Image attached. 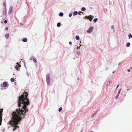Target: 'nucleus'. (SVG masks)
I'll use <instances>...</instances> for the list:
<instances>
[{
  "label": "nucleus",
  "instance_id": "nucleus-1",
  "mask_svg": "<svg viewBox=\"0 0 132 132\" xmlns=\"http://www.w3.org/2000/svg\"><path fill=\"white\" fill-rule=\"evenodd\" d=\"M28 95L27 92H24L19 98L18 107H21V105H22V108L24 110L20 108L17 109L12 114L11 120L9 123V125L13 127V131L15 130L16 128H19V127L17 125L20 124V121L21 120L22 117L21 115L24 114L26 112L28 111V109H26L27 106L29 104V101L27 97Z\"/></svg>",
  "mask_w": 132,
  "mask_h": 132
},
{
  "label": "nucleus",
  "instance_id": "nucleus-2",
  "mask_svg": "<svg viewBox=\"0 0 132 132\" xmlns=\"http://www.w3.org/2000/svg\"><path fill=\"white\" fill-rule=\"evenodd\" d=\"M50 74H48L46 75V79L47 84L48 85L50 84Z\"/></svg>",
  "mask_w": 132,
  "mask_h": 132
},
{
  "label": "nucleus",
  "instance_id": "nucleus-3",
  "mask_svg": "<svg viewBox=\"0 0 132 132\" xmlns=\"http://www.w3.org/2000/svg\"><path fill=\"white\" fill-rule=\"evenodd\" d=\"M93 27H90L87 30V32L88 33L91 32L93 30Z\"/></svg>",
  "mask_w": 132,
  "mask_h": 132
},
{
  "label": "nucleus",
  "instance_id": "nucleus-4",
  "mask_svg": "<svg viewBox=\"0 0 132 132\" xmlns=\"http://www.w3.org/2000/svg\"><path fill=\"white\" fill-rule=\"evenodd\" d=\"M85 17L87 19H89L90 21H91L93 19L92 16L91 15L89 16H86Z\"/></svg>",
  "mask_w": 132,
  "mask_h": 132
},
{
  "label": "nucleus",
  "instance_id": "nucleus-5",
  "mask_svg": "<svg viewBox=\"0 0 132 132\" xmlns=\"http://www.w3.org/2000/svg\"><path fill=\"white\" fill-rule=\"evenodd\" d=\"M13 11V7L12 6H11L9 9V12L8 14H11V12Z\"/></svg>",
  "mask_w": 132,
  "mask_h": 132
},
{
  "label": "nucleus",
  "instance_id": "nucleus-6",
  "mask_svg": "<svg viewBox=\"0 0 132 132\" xmlns=\"http://www.w3.org/2000/svg\"><path fill=\"white\" fill-rule=\"evenodd\" d=\"M16 64H17V65L15 66V68L16 70H19V68L21 67L20 65H19V63H16Z\"/></svg>",
  "mask_w": 132,
  "mask_h": 132
},
{
  "label": "nucleus",
  "instance_id": "nucleus-7",
  "mask_svg": "<svg viewBox=\"0 0 132 132\" xmlns=\"http://www.w3.org/2000/svg\"><path fill=\"white\" fill-rule=\"evenodd\" d=\"M6 8H4L3 11V14L4 15L6 14Z\"/></svg>",
  "mask_w": 132,
  "mask_h": 132
},
{
  "label": "nucleus",
  "instance_id": "nucleus-8",
  "mask_svg": "<svg viewBox=\"0 0 132 132\" xmlns=\"http://www.w3.org/2000/svg\"><path fill=\"white\" fill-rule=\"evenodd\" d=\"M3 85L4 87H6L7 86V84L6 82H4L3 84Z\"/></svg>",
  "mask_w": 132,
  "mask_h": 132
},
{
  "label": "nucleus",
  "instance_id": "nucleus-9",
  "mask_svg": "<svg viewBox=\"0 0 132 132\" xmlns=\"http://www.w3.org/2000/svg\"><path fill=\"white\" fill-rule=\"evenodd\" d=\"M9 34L8 33H7V34H6L5 35V37L7 39H8L9 38Z\"/></svg>",
  "mask_w": 132,
  "mask_h": 132
},
{
  "label": "nucleus",
  "instance_id": "nucleus-10",
  "mask_svg": "<svg viewBox=\"0 0 132 132\" xmlns=\"http://www.w3.org/2000/svg\"><path fill=\"white\" fill-rule=\"evenodd\" d=\"M22 41L24 42H26L27 41V39L26 38H24L23 39Z\"/></svg>",
  "mask_w": 132,
  "mask_h": 132
},
{
  "label": "nucleus",
  "instance_id": "nucleus-11",
  "mask_svg": "<svg viewBox=\"0 0 132 132\" xmlns=\"http://www.w3.org/2000/svg\"><path fill=\"white\" fill-rule=\"evenodd\" d=\"M33 60L34 62L35 63H36L37 62V59L35 57H34V58H33Z\"/></svg>",
  "mask_w": 132,
  "mask_h": 132
},
{
  "label": "nucleus",
  "instance_id": "nucleus-12",
  "mask_svg": "<svg viewBox=\"0 0 132 132\" xmlns=\"http://www.w3.org/2000/svg\"><path fill=\"white\" fill-rule=\"evenodd\" d=\"M128 36L129 37V39L130 37L132 38V35L130 34H129L128 35Z\"/></svg>",
  "mask_w": 132,
  "mask_h": 132
},
{
  "label": "nucleus",
  "instance_id": "nucleus-13",
  "mask_svg": "<svg viewBox=\"0 0 132 132\" xmlns=\"http://www.w3.org/2000/svg\"><path fill=\"white\" fill-rule=\"evenodd\" d=\"M76 40H78L79 39V37L78 36H76Z\"/></svg>",
  "mask_w": 132,
  "mask_h": 132
},
{
  "label": "nucleus",
  "instance_id": "nucleus-14",
  "mask_svg": "<svg viewBox=\"0 0 132 132\" xmlns=\"http://www.w3.org/2000/svg\"><path fill=\"white\" fill-rule=\"evenodd\" d=\"M130 44L129 43H127V44L126 45V46L127 47H129L130 46Z\"/></svg>",
  "mask_w": 132,
  "mask_h": 132
},
{
  "label": "nucleus",
  "instance_id": "nucleus-15",
  "mask_svg": "<svg viewBox=\"0 0 132 132\" xmlns=\"http://www.w3.org/2000/svg\"><path fill=\"white\" fill-rule=\"evenodd\" d=\"M60 25L61 24L60 23H58L57 24V26L58 27H60Z\"/></svg>",
  "mask_w": 132,
  "mask_h": 132
},
{
  "label": "nucleus",
  "instance_id": "nucleus-16",
  "mask_svg": "<svg viewBox=\"0 0 132 132\" xmlns=\"http://www.w3.org/2000/svg\"><path fill=\"white\" fill-rule=\"evenodd\" d=\"M78 14V12L77 11H75L73 13L74 15H76Z\"/></svg>",
  "mask_w": 132,
  "mask_h": 132
},
{
  "label": "nucleus",
  "instance_id": "nucleus-17",
  "mask_svg": "<svg viewBox=\"0 0 132 132\" xmlns=\"http://www.w3.org/2000/svg\"><path fill=\"white\" fill-rule=\"evenodd\" d=\"M3 6L4 7V8H6V4L4 2L3 3Z\"/></svg>",
  "mask_w": 132,
  "mask_h": 132
},
{
  "label": "nucleus",
  "instance_id": "nucleus-18",
  "mask_svg": "<svg viewBox=\"0 0 132 132\" xmlns=\"http://www.w3.org/2000/svg\"><path fill=\"white\" fill-rule=\"evenodd\" d=\"M63 15V13L62 12H60L59 14V15L60 16H62Z\"/></svg>",
  "mask_w": 132,
  "mask_h": 132
},
{
  "label": "nucleus",
  "instance_id": "nucleus-19",
  "mask_svg": "<svg viewBox=\"0 0 132 132\" xmlns=\"http://www.w3.org/2000/svg\"><path fill=\"white\" fill-rule=\"evenodd\" d=\"M97 20L98 19L97 18H95L93 20L94 22H96L97 21Z\"/></svg>",
  "mask_w": 132,
  "mask_h": 132
},
{
  "label": "nucleus",
  "instance_id": "nucleus-20",
  "mask_svg": "<svg viewBox=\"0 0 132 132\" xmlns=\"http://www.w3.org/2000/svg\"><path fill=\"white\" fill-rule=\"evenodd\" d=\"M14 79L13 78H11V81L12 82H13L14 81Z\"/></svg>",
  "mask_w": 132,
  "mask_h": 132
},
{
  "label": "nucleus",
  "instance_id": "nucleus-21",
  "mask_svg": "<svg viewBox=\"0 0 132 132\" xmlns=\"http://www.w3.org/2000/svg\"><path fill=\"white\" fill-rule=\"evenodd\" d=\"M86 10V9L84 7H83L81 9V10L83 11H84Z\"/></svg>",
  "mask_w": 132,
  "mask_h": 132
},
{
  "label": "nucleus",
  "instance_id": "nucleus-22",
  "mask_svg": "<svg viewBox=\"0 0 132 132\" xmlns=\"http://www.w3.org/2000/svg\"><path fill=\"white\" fill-rule=\"evenodd\" d=\"M62 109V108L61 107V108H60L59 109L58 111L59 112H60L61 111Z\"/></svg>",
  "mask_w": 132,
  "mask_h": 132
},
{
  "label": "nucleus",
  "instance_id": "nucleus-23",
  "mask_svg": "<svg viewBox=\"0 0 132 132\" xmlns=\"http://www.w3.org/2000/svg\"><path fill=\"white\" fill-rule=\"evenodd\" d=\"M34 56H31L30 58V60H32V59H33V58H34Z\"/></svg>",
  "mask_w": 132,
  "mask_h": 132
},
{
  "label": "nucleus",
  "instance_id": "nucleus-24",
  "mask_svg": "<svg viewBox=\"0 0 132 132\" xmlns=\"http://www.w3.org/2000/svg\"><path fill=\"white\" fill-rule=\"evenodd\" d=\"M72 13H69V16H70V17L71 16H72Z\"/></svg>",
  "mask_w": 132,
  "mask_h": 132
},
{
  "label": "nucleus",
  "instance_id": "nucleus-25",
  "mask_svg": "<svg viewBox=\"0 0 132 132\" xmlns=\"http://www.w3.org/2000/svg\"><path fill=\"white\" fill-rule=\"evenodd\" d=\"M119 94H118V95L116 96V98L117 100V99L118 98V97H119Z\"/></svg>",
  "mask_w": 132,
  "mask_h": 132
},
{
  "label": "nucleus",
  "instance_id": "nucleus-26",
  "mask_svg": "<svg viewBox=\"0 0 132 132\" xmlns=\"http://www.w3.org/2000/svg\"><path fill=\"white\" fill-rule=\"evenodd\" d=\"M77 53L78 55H79L80 54V52L79 51H77Z\"/></svg>",
  "mask_w": 132,
  "mask_h": 132
},
{
  "label": "nucleus",
  "instance_id": "nucleus-27",
  "mask_svg": "<svg viewBox=\"0 0 132 132\" xmlns=\"http://www.w3.org/2000/svg\"><path fill=\"white\" fill-rule=\"evenodd\" d=\"M111 28L112 29H114V27L113 25H112L111 27Z\"/></svg>",
  "mask_w": 132,
  "mask_h": 132
},
{
  "label": "nucleus",
  "instance_id": "nucleus-28",
  "mask_svg": "<svg viewBox=\"0 0 132 132\" xmlns=\"http://www.w3.org/2000/svg\"><path fill=\"white\" fill-rule=\"evenodd\" d=\"M7 21L6 20H5L4 21V23L5 24H6L7 23Z\"/></svg>",
  "mask_w": 132,
  "mask_h": 132
},
{
  "label": "nucleus",
  "instance_id": "nucleus-29",
  "mask_svg": "<svg viewBox=\"0 0 132 132\" xmlns=\"http://www.w3.org/2000/svg\"><path fill=\"white\" fill-rule=\"evenodd\" d=\"M96 113H94L91 116V117H93L94 116V115L96 114Z\"/></svg>",
  "mask_w": 132,
  "mask_h": 132
},
{
  "label": "nucleus",
  "instance_id": "nucleus-30",
  "mask_svg": "<svg viewBox=\"0 0 132 132\" xmlns=\"http://www.w3.org/2000/svg\"><path fill=\"white\" fill-rule=\"evenodd\" d=\"M120 91H121V89H120L119 90V92H118V94H119L120 93Z\"/></svg>",
  "mask_w": 132,
  "mask_h": 132
},
{
  "label": "nucleus",
  "instance_id": "nucleus-31",
  "mask_svg": "<svg viewBox=\"0 0 132 132\" xmlns=\"http://www.w3.org/2000/svg\"><path fill=\"white\" fill-rule=\"evenodd\" d=\"M80 47L79 46H78L77 47V49H78V48H80Z\"/></svg>",
  "mask_w": 132,
  "mask_h": 132
},
{
  "label": "nucleus",
  "instance_id": "nucleus-32",
  "mask_svg": "<svg viewBox=\"0 0 132 132\" xmlns=\"http://www.w3.org/2000/svg\"><path fill=\"white\" fill-rule=\"evenodd\" d=\"M82 13L81 12H79L78 13V14L80 15H81V13Z\"/></svg>",
  "mask_w": 132,
  "mask_h": 132
},
{
  "label": "nucleus",
  "instance_id": "nucleus-33",
  "mask_svg": "<svg viewBox=\"0 0 132 132\" xmlns=\"http://www.w3.org/2000/svg\"><path fill=\"white\" fill-rule=\"evenodd\" d=\"M69 44L70 45H71L72 44V42H69Z\"/></svg>",
  "mask_w": 132,
  "mask_h": 132
},
{
  "label": "nucleus",
  "instance_id": "nucleus-34",
  "mask_svg": "<svg viewBox=\"0 0 132 132\" xmlns=\"http://www.w3.org/2000/svg\"><path fill=\"white\" fill-rule=\"evenodd\" d=\"M8 28L7 27H6L5 28V30H8Z\"/></svg>",
  "mask_w": 132,
  "mask_h": 132
},
{
  "label": "nucleus",
  "instance_id": "nucleus-35",
  "mask_svg": "<svg viewBox=\"0 0 132 132\" xmlns=\"http://www.w3.org/2000/svg\"><path fill=\"white\" fill-rule=\"evenodd\" d=\"M119 85H117V89L118 88V87H119Z\"/></svg>",
  "mask_w": 132,
  "mask_h": 132
},
{
  "label": "nucleus",
  "instance_id": "nucleus-36",
  "mask_svg": "<svg viewBox=\"0 0 132 132\" xmlns=\"http://www.w3.org/2000/svg\"><path fill=\"white\" fill-rule=\"evenodd\" d=\"M127 71H128V72H130V70L128 69L127 70Z\"/></svg>",
  "mask_w": 132,
  "mask_h": 132
},
{
  "label": "nucleus",
  "instance_id": "nucleus-37",
  "mask_svg": "<svg viewBox=\"0 0 132 132\" xmlns=\"http://www.w3.org/2000/svg\"><path fill=\"white\" fill-rule=\"evenodd\" d=\"M110 81H109V85H108V84H107V86H108V85H110Z\"/></svg>",
  "mask_w": 132,
  "mask_h": 132
},
{
  "label": "nucleus",
  "instance_id": "nucleus-38",
  "mask_svg": "<svg viewBox=\"0 0 132 132\" xmlns=\"http://www.w3.org/2000/svg\"><path fill=\"white\" fill-rule=\"evenodd\" d=\"M90 132H94V131H91Z\"/></svg>",
  "mask_w": 132,
  "mask_h": 132
},
{
  "label": "nucleus",
  "instance_id": "nucleus-39",
  "mask_svg": "<svg viewBox=\"0 0 132 132\" xmlns=\"http://www.w3.org/2000/svg\"><path fill=\"white\" fill-rule=\"evenodd\" d=\"M21 24V25H23V24Z\"/></svg>",
  "mask_w": 132,
  "mask_h": 132
},
{
  "label": "nucleus",
  "instance_id": "nucleus-40",
  "mask_svg": "<svg viewBox=\"0 0 132 132\" xmlns=\"http://www.w3.org/2000/svg\"><path fill=\"white\" fill-rule=\"evenodd\" d=\"M82 130L80 132H82Z\"/></svg>",
  "mask_w": 132,
  "mask_h": 132
},
{
  "label": "nucleus",
  "instance_id": "nucleus-41",
  "mask_svg": "<svg viewBox=\"0 0 132 132\" xmlns=\"http://www.w3.org/2000/svg\"><path fill=\"white\" fill-rule=\"evenodd\" d=\"M80 46H81V45H80Z\"/></svg>",
  "mask_w": 132,
  "mask_h": 132
},
{
  "label": "nucleus",
  "instance_id": "nucleus-42",
  "mask_svg": "<svg viewBox=\"0 0 132 132\" xmlns=\"http://www.w3.org/2000/svg\"><path fill=\"white\" fill-rule=\"evenodd\" d=\"M129 90V89H127V90Z\"/></svg>",
  "mask_w": 132,
  "mask_h": 132
}]
</instances>
